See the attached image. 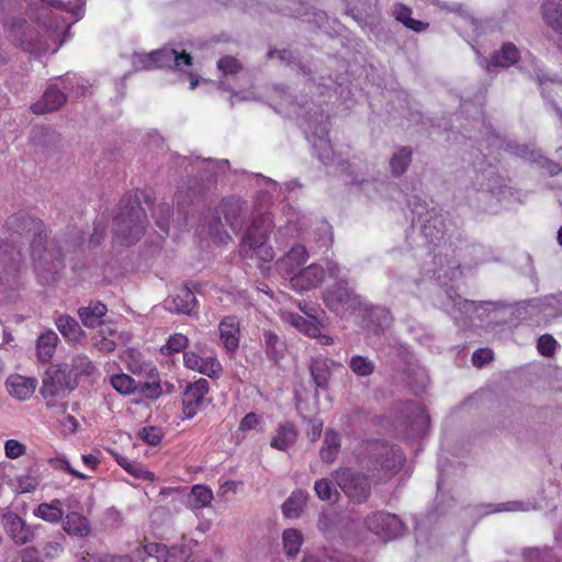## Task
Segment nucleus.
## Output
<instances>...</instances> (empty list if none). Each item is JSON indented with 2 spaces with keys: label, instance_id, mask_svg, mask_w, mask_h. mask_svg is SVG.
Listing matches in <instances>:
<instances>
[{
  "label": "nucleus",
  "instance_id": "8",
  "mask_svg": "<svg viewBox=\"0 0 562 562\" xmlns=\"http://www.w3.org/2000/svg\"><path fill=\"white\" fill-rule=\"evenodd\" d=\"M328 119L323 113L315 114V117L307 119L305 133L308 142L312 144L315 153L323 164H331L334 161V150L330 140L327 138Z\"/></svg>",
  "mask_w": 562,
  "mask_h": 562
},
{
  "label": "nucleus",
  "instance_id": "38",
  "mask_svg": "<svg viewBox=\"0 0 562 562\" xmlns=\"http://www.w3.org/2000/svg\"><path fill=\"white\" fill-rule=\"evenodd\" d=\"M303 533L294 528L285 529L282 533L283 549L288 557H295L303 544Z\"/></svg>",
  "mask_w": 562,
  "mask_h": 562
},
{
  "label": "nucleus",
  "instance_id": "11",
  "mask_svg": "<svg viewBox=\"0 0 562 562\" xmlns=\"http://www.w3.org/2000/svg\"><path fill=\"white\" fill-rule=\"evenodd\" d=\"M334 477L350 501L361 503L369 496L370 484L364 475L350 469H340L335 472Z\"/></svg>",
  "mask_w": 562,
  "mask_h": 562
},
{
  "label": "nucleus",
  "instance_id": "31",
  "mask_svg": "<svg viewBox=\"0 0 562 562\" xmlns=\"http://www.w3.org/2000/svg\"><path fill=\"white\" fill-rule=\"evenodd\" d=\"M297 438L296 429L290 423L279 426L276 435L271 438L270 446L277 450L286 451Z\"/></svg>",
  "mask_w": 562,
  "mask_h": 562
},
{
  "label": "nucleus",
  "instance_id": "57",
  "mask_svg": "<svg viewBox=\"0 0 562 562\" xmlns=\"http://www.w3.org/2000/svg\"><path fill=\"white\" fill-rule=\"evenodd\" d=\"M137 391L150 400H157L162 393L161 386L158 382L138 383Z\"/></svg>",
  "mask_w": 562,
  "mask_h": 562
},
{
  "label": "nucleus",
  "instance_id": "33",
  "mask_svg": "<svg viewBox=\"0 0 562 562\" xmlns=\"http://www.w3.org/2000/svg\"><path fill=\"white\" fill-rule=\"evenodd\" d=\"M58 336L54 330H47L37 338L36 351L41 361H49L56 350Z\"/></svg>",
  "mask_w": 562,
  "mask_h": 562
},
{
  "label": "nucleus",
  "instance_id": "53",
  "mask_svg": "<svg viewBox=\"0 0 562 562\" xmlns=\"http://www.w3.org/2000/svg\"><path fill=\"white\" fill-rule=\"evenodd\" d=\"M535 509V506L531 502H507L497 505V507L491 509V512H528Z\"/></svg>",
  "mask_w": 562,
  "mask_h": 562
},
{
  "label": "nucleus",
  "instance_id": "14",
  "mask_svg": "<svg viewBox=\"0 0 562 562\" xmlns=\"http://www.w3.org/2000/svg\"><path fill=\"white\" fill-rule=\"evenodd\" d=\"M59 83L64 90H68L70 78L59 79L56 83L49 85L44 92L42 100L32 105V111L35 114H45L47 112L58 110L65 102L66 95L59 88Z\"/></svg>",
  "mask_w": 562,
  "mask_h": 562
},
{
  "label": "nucleus",
  "instance_id": "18",
  "mask_svg": "<svg viewBox=\"0 0 562 562\" xmlns=\"http://www.w3.org/2000/svg\"><path fill=\"white\" fill-rule=\"evenodd\" d=\"M307 259L308 252L306 248L302 245H295L277 261V267L279 272L289 279L305 265Z\"/></svg>",
  "mask_w": 562,
  "mask_h": 562
},
{
  "label": "nucleus",
  "instance_id": "52",
  "mask_svg": "<svg viewBox=\"0 0 562 562\" xmlns=\"http://www.w3.org/2000/svg\"><path fill=\"white\" fill-rule=\"evenodd\" d=\"M164 437V431L159 427L148 426L139 431V438L150 445L157 446Z\"/></svg>",
  "mask_w": 562,
  "mask_h": 562
},
{
  "label": "nucleus",
  "instance_id": "22",
  "mask_svg": "<svg viewBox=\"0 0 562 562\" xmlns=\"http://www.w3.org/2000/svg\"><path fill=\"white\" fill-rule=\"evenodd\" d=\"M195 305L193 292L183 286L165 300V307L171 313L191 314Z\"/></svg>",
  "mask_w": 562,
  "mask_h": 562
},
{
  "label": "nucleus",
  "instance_id": "17",
  "mask_svg": "<svg viewBox=\"0 0 562 562\" xmlns=\"http://www.w3.org/2000/svg\"><path fill=\"white\" fill-rule=\"evenodd\" d=\"M209 393V382L205 379H199L190 384L184 393L183 414L187 418H192L204 404Z\"/></svg>",
  "mask_w": 562,
  "mask_h": 562
},
{
  "label": "nucleus",
  "instance_id": "1",
  "mask_svg": "<svg viewBox=\"0 0 562 562\" xmlns=\"http://www.w3.org/2000/svg\"><path fill=\"white\" fill-rule=\"evenodd\" d=\"M272 227V218L269 213L259 215L252 220L239 245L240 257L255 261L263 273H266L263 265L271 262L276 256L269 244Z\"/></svg>",
  "mask_w": 562,
  "mask_h": 562
},
{
  "label": "nucleus",
  "instance_id": "64",
  "mask_svg": "<svg viewBox=\"0 0 562 562\" xmlns=\"http://www.w3.org/2000/svg\"><path fill=\"white\" fill-rule=\"evenodd\" d=\"M43 551H44L45 557H47L49 559H55L61 554V552L64 551V548L59 542L50 541L45 544Z\"/></svg>",
  "mask_w": 562,
  "mask_h": 562
},
{
  "label": "nucleus",
  "instance_id": "4",
  "mask_svg": "<svg viewBox=\"0 0 562 562\" xmlns=\"http://www.w3.org/2000/svg\"><path fill=\"white\" fill-rule=\"evenodd\" d=\"M77 386L72 369L67 363L50 366L43 378L41 394L47 407H55V397H65Z\"/></svg>",
  "mask_w": 562,
  "mask_h": 562
},
{
  "label": "nucleus",
  "instance_id": "61",
  "mask_svg": "<svg viewBox=\"0 0 562 562\" xmlns=\"http://www.w3.org/2000/svg\"><path fill=\"white\" fill-rule=\"evenodd\" d=\"M15 254L19 255L20 252L8 243L0 241V267L13 261Z\"/></svg>",
  "mask_w": 562,
  "mask_h": 562
},
{
  "label": "nucleus",
  "instance_id": "49",
  "mask_svg": "<svg viewBox=\"0 0 562 562\" xmlns=\"http://www.w3.org/2000/svg\"><path fill=\"white\" fill-rule=\"evenodd\" d=\"M314 490L316 495L323 501H333L338 495L335 486L327 479L317 480Z\"/></svg>",
  "mask_w": 562,
  "mask_h": 562
},
{
  "label": "nucleus",
  "instance_id": "48",
  "mask_svg": "<svg viewBox=\"0 0 562 562\" xmlns=\"http://www.w3.org/2000/svg\"><path fill=\"white\" fill-rule=\"evenodd\" d=\"M520 68L525 71H528L530 75L535 76L540 86H543L547 81H553V79L544 78L542 75V70L539 68L536 59L531 55H525L521 59Z\"/></svg>",
  "mask_w": 562,
  "mask_h": 562
},
{
  "label": "nucleus",
  "instance_id": "50",
  "mask_svg": "<svg viewBox=\"0 0 562 562\" xmlns=\"http://www.w3.org/2000/svg\"><path fill=\"white\" fill-rule=\"evenodd\" d=\"M72 369L74 376L77 379L78 375H90L94 371V366L86 356H77L72 359V363L69 364Z\"/></svg>",
  "mask_w": 562,
  "mask_h": 562
},
{
  "label": "nucleus",
  "instance_id": "60",
  "mask_svg": "<svg viewBox=\"0 0 562 562\" xmlns=\"http://www.w3.org/2000/svg\"><path fill=\"white\" fill-rule=\"evenodd\" d=\"M217 67L224 74H236L240 69V64L233 57L221 58L217 63Z\"/></svg>",
  "mask_w": 562,
  "mask_h": 562
},
{
  "label": "nucleus",
  "instance_id": "56",
  "mask_svg": "<svg viewBox=\"0 0 562 562\" xmlns=\"http://www.w3.org/2000/svg\"><path fill=\"white\" fill-rule=\"evenodd\" d=\"M153 215L156 218L158 227L167 233L170 206L168 204H160L157 209L154 210Z\"/></svg>",
  "mask_w": 562,
  "mask_h": 562
},
{
  "label": "nucleus",
  "instance_id": "25",
  "mask_svg": "<svg viewBox=\"0 0 562 562\" xmlns=\"http://www.w3.org/2000/svg\"><path fill=\"white\" fill-rule=\"evenodd\" d=\"M443 310L454 319H459L461 315L471 317V313L479 311V305L474 301L463 300L459 294H448V301L443 304Z\"/></svg>",
  "mask_w": 562,
  "mask_h": 562
},
{
  "label": "nucleus",
  "instance_id": "20",
  "mask_svg": "<svg viewBox=\"0 0 562 562\" xmlns=\"http://www.w3.org/2000/svg\"><path fill=\"white\" fill-rule=\"evenodd\" d=\"M378 450L379 452L375 458L376 465L380 467L381 471H384V476L393 475L403 465V452L387 445H380Z\"/></svg>",
  "mask_w": 562,
  "mask_h": 562
},
{
  "label": "nucleus",
  "instance_id": "47",
  "mask_svg": "<svg viewBox=\"0 0 562 562\" xmlns=\"http://www.w3.org/2000/svg\"><path fill=\"white\" fill-rule=\"evenodd\" d=\"M349 367L359 376H368L374 371V363L363 356H355L350 359Z\"/></svg>",
  "mask_w": 562,
  "mask_h": 562
},
{
  "label": "nucleus",
  "instance_id": "46",
  "mask_svg": "<svg viewBox=\"0 0 562 562\" xmlns=\"http://www.w3.org/2000/svg\"><path fill=\"white\" fill-rule=\"evenodd\" d=\"M188 344L189 339L186 335L176 333L168 338L164 346H161L160 351L165 356H170L184 350Z\"/></svg>",
  "mask_w": 562,
  "mask_h": 562
},
{
  "label": "nucleus",
  "instance_id": "51",
  "mask_svg": "<svg viewBox=\"0 0 562 562\" xmlns=\"http://www.w3.org/2000/svg\"><path fill=\"white\" fill-rule=\"evenodd\" d=\"M3 450L8 459L15 460L26 453V446L16 439H8L4 441Z\"/></svg>",
  "mask_w": 562,
  "mask_h": 562
},
{
  "label": "nucleus",
  "instance_id": "58",
  "mask_svg": "<svg viewBox=\"0 0 562 562\" xmlns=\"http://www.w3.org/2000/svg\"><path fill=\"white\" fill-rule=\"evenodd\" d=\"M78 562H130V560L127 559V557H123V555H110V554L95 555V554L87 553Z\"/></svg>",
  "mask_w": 562,
  "mask_h": 562
},
{
  "label": "nucleus",
  "instance_id": "34",
  "mask_svg": "<svg viewBox=\"0 0 562 562\" xmlns=\"http://www.w3.org/2000/svg\"><path fill=\"white\" fill-rule=\"evenodd\" d=\"M542 15L550 27L562 31V0H544Z\"/></svg>",
  "mask_w": 562,
  "mask_h": 562
},
{
  "label": "nucleus",
  "instance_id": "44",
  "mask_svg": "<svg viewBox=\"0 0 562 562\" xmlns=\"http://www.w3.org/2000/svg\"><path fill=\"white\" fill-rule=\"evenodd\" d=\"M42 1L46 2L49 7H53L60 11H65L67 13H70L74 16L72 22H64L67 27L70 26V23H74L82 18L83 5H85L82 0H77L76 3H74V4H70V3L66 4L65 2L59 1V0H42Z\"/></svg>",
  "mask_w": 562,
  "mask_h": 562
},
{
  "label": "nucleus",
  "instance_id": "62",
  "mask_svg": "<svg viewBox=\"0 0 562 562\" xmlns=\"http://www.w3.org/2000/svg\"><path fill=\"white\" fill-rule=\"evenodd\" d=\"M221 225H222V223L218 218L214 220L212 223H210L209 234L212 236V238L216 243L223 244V243H226L228 239H231V237L227 233L220 232Z\"/></svg>",
  "mask_w": 562,
  "mask_h": 562
},
{
  "label": "nucleus",
  "instance_id": "21",
  "mask_svg": "<svg viewBox=\"0 0 562 562\" xmlns=\"http://www.w3.org/2000/svg\"><path fill=\"white\" fill-rule=\"evenodd\" d=\"M220 340L228 352H235L239 346L240 327L235 316H225L218 324Z\"/></svg>",
  "mask_w": 562,
  "mask_h": 562
},
{
  "label": "nucleus",
  "instance_id": "10",
  "mask_svg": "<svg viewBox=\"0 0 562 562\" xmlns=\"http://www.w3.org/2000/svg\"><path fill=\"white\" fill-rule=\"evenodd\" d=\"M193 542L183 539L181 543L167 547L161 543L149 542L136 550L139 559L155 557L157 562H187L192 554Z\"/></svg>",
  "mask_w": 562,
  "mask_h": 562
},
{
  "label": "nucleus",
  "instance_id": "54",
  "mask_svg": "<svg viewBox=\"0 0 562 562\" xmlns=\"http://www.w3.org/2000/svg\"><path fill=\"white\" fill-rule=\"evenodd\" d=\"M262 419L255 413H248L239 423V431L259 430L262 431Z\"/></svg>",
  "mask_w": 562,
  "mask_h": 562
},
{
  "label": "nucleus",
  "instance_id": "30",
  "mask_svg": "<svg viewBox=\"0 0 562 562\" xmlns=\"http://www.w3.org/2000/svg\"><path fill=\"white\" fill-rule=\"evenodd\" d=\"M55 324L60 334L69 341L79 342L85 337V333L78 322L69 315L58 316Z\"/></svg>",
  "mask_w": 562,
  "mask_h": 562
},
{
  "label": "nucleus",
  "instance_id": "36",
  "mask_svg": "<svg viewBox=\"0 0 562 562\" xmlns=\"http://www.w3.org/2000/svg\"><path fill=\"white\" fill-rule=\"evenodd\" d=\"M340 449V436L334 430H327L324 445L321 449V458L324 462L331 463L338 456Z\"/></svg>",
  "mask_w": 562,
  "mask_h": 562
},
{
  "label": "nucleus",
  "instance_id": "35",
  "mask_svg": "<svg viewBox=\"0 0 562 562\" xmlns=\"http://www.w3.org/2000/svg\"><path fill=\"white\" fill-rule=\"evenodd\" d=\"M308 494L304 491H296L283 504V514L288 518H297L305 507Z\"/></svg>",
  "mask_w": 562,
  "mask_h": 562
},
{
  "label": "nucleus",
  "instance_id": "6",
  "mask_svg": "<svg viewBox=\"0 0 562 562\" xmlns=\"http://www.w3.org/2000/svg\"><path fill=\"white\" fill-rule=\"evenodd\" d=\"M192 58L189 54L179 53L173 48L164 47L150 53H134L132 56V65L135 70H150L162 67H177L182 65L190 66Z\"/></svg>",
  "mask_w": 562,
  "mask_h": 562
},
{
  "label": "nucleus",
  "instance_id": "13",
  "mask_svg": "<svg viewBox=\"0 0 562 562\" xmlns=\"http://www.w3.org/2000/svg\"><path fill=\"white\" fill-rule=\"evenodd\" d=\"M368 529L383 540H392L402 536L405 531L403 521L393 514L374 513L366 520Z\"/></svg>",
  "mask_w": 562,
  "mask_h": 562
},
{
  "label": "nucleus",
  "instance_id": "9",
  "mask_svg": "<svg viewBox=\"0 0 562 562\" xmlns=\"http://www.w3.org/2000/svg\"><path fill=\"white\" fill-rule=\"evenodd\" d=\"M146 217L144 209L137 203L131 206L127 212H122L116 216V239L123 245H131L137 241L144 231V218Z\"/></svg>",
  "mask_w": 562,
  "mask_h": 562
},
{
  "label": "nucleus",
  "instance_id": "59",
  "mask_svg": "<svg viewBox=\"0 0 562 562\" xmlns=\"http://www.w3.org/2000/svg\"><path fill=\"white\" fill-rule=\"evenodd\" d=\"M49 462H50V464H52L55 469L64 470V471H66V472H68V473H70V474H72V475H75V476H77V477H79V479H86V477H87V475H86V474H83V473H81V472H79V471L75 470V469L70 465L69 461H68L65 457H57V458H54V459H52Z\"/></svg>",
  "mask_w": 562,
  "mask_h": 562
},
{
  "label": "nucleus",
  "instance_id": "5",
  "mask_svg": "<svg viewBox=\"0 0 562 562\" xmlns=\"http://www.w3.org/2000/svg\"><path fill=\"white\" fill-rule=\"evenodd\" d=\"M323 301L330 312L341 318L350 317L364 307L361 296L344 281L327 288L323 293Z\"/></svg>",
  "mask_w": 562,
  "mask_h": 562
},
{
  "label": "nucleus",
  "instance_id": "2",
  "mask_svg": "<svg viewBox=\"0 0 562 562\" xmlns=\"http://www.w3.org/2000/svg\"><path fill=\"white\" fill-rule=\"evenodd\" d=\"M27 228L37 232L31 246V256L34 269L41 282H48L53 279V273L58 270L59 263L55 258V249L46 248V238L42 235V223L40 221L27 218L23 220V229Z\"/></svg>",
  "mask_w": 562,
  "mask_h": 562
},
{
  "label": "nucleus",
  "instance_id": "15",
  "mask_svg": "<svg viewBox=\"0 0 562 562\" xmlns=\"http://www.w3.org/2000/svg\"><path fill=\"white\" fill-rule=\"evenodd\" d=\"M3 529L15 544H25L33 540L31 527L15 513L7 512L1 517Z\"/></svg>",
  "mask_w": 562,
  "mask_h": 562
},
{
  "label": "nucleus",
  "instance_id": "3",
  "mask_svg": "<svg viewBox=\"0 0 562 562\" xmlns=\"http://www.w3.org/2000/svg\"><path fill=\"white\" fill-rule=\"evenodd\" d=\"M344 276V268L335 261L326 260L324 262L312 263L306 268L300 269L295 274L289 278V281L291 288L295 292L303 293L321 285L327 277L337 279Z\"/></svg>",
  "mask_w": 562,
  "mask_h": 562
},
{
  "label": "nucleus",
  "instance_id": "19",
  "mask_svg": "<svg viewBox=\"0 0 562 562\" xmlns=\"http://www.w3.org/2000/svg\"><path fill=\"white\" fill-rule=\"evenodd\" d=\"M5 389L8 393L18 401L30 400L36 387L37 380L31 376H24L21 374H11L5 380Z\"/></svg>",
  "mask_w": 562,
  "mask_h": 562
},
{
  "label": "nucleus",
  "instance_id": "45",
  "mask_svg": "<svg viewBox=\"0 0 562 562\" xmlns=\"http://www.w3.org/2000/svg\"><path fill=\"white\" fill-rule=\"evenodd\" d=\"M412 159V151L407 148H401L395 151L391 158L390 167L394 176H400L407 169Z\"/></svg>",
  "mask_w": 562,
  "mask_h": 562
},
{
  "label": "nucleus",
  "instance_id": "63",
  "mask_svg": "<svg viewBox=\"0 0 562 562\" xmlns=\"http://www.w3.org/2000/svg\"><path fill=\"white\" fill-rule=\"evenodd\" d=\"M493 358V351L487 348L476 350L472 356V362L475 367H482Z\"/></svg>",
  "mask_w": 562,
  "mask_h": 562
},
{
  "label": "nucleus",
  "instance_id": "55",
  "mask_svg": "<svg viewBox=\"0 0 562 562\" xmlns=\"http://www.w3.org/2000/svg\"><path fill=\"white\" fill-rule=\"evenodd\" d=\"M537 348L542 356L550 357L555 351L557 340L551 335H542L538 339Z\"/></svg>",
  "mask_w": 562,
  "mask_h": 562
},
{
  "label": "nucleus",
  "instance_id": "27",
  "mask_svg": "<svg viewBox=\"0 0 562 562\" xmlns=\"http://www.w3.org/2000/svg\"><path fill=\"white\" fill-rule=\"evenodd\" d=\"M280 315L283 322L290 324L302 334L308 337L318 335V324L322 321L305 318L290 311H282Z\"/></svg>",
  "mask_w": 562,
  "mask_h": 562
},
{
  "label": "nucleus",
  "instance_id": "40",
  "mask_svg": "<svg viewBox=\"0 0 562 562\" xmlns=\"http://www.w3.org/2000/svg\"><path fill=\"white\" fill-rule=\"evenodd\" d=\"M310 371L317 387L324 389L327 386L330 376L327 359L319 358L313 360L310 366Z\"/></svg>",
  "mask_w": 562,
  "mask_h": 562
},
{
  "label": "nucleus",
  "instance_id": "16",
  "mask_svg": "<svg viewBox=\"0 0 562 562\" xmlns=\"http://www.w3.org/2000/svg\"><path fill=\"white\" fill-rule=\"evenodd\" d=\"M184 367L210 378H218L223 371L222 364L215 356L201 357L194 351L183 353Z\"/></svg>",
  "mask_w": 562,
  "mask_h": 562
},
{
  "label": "nucleus",
  "instance_id": "32",
  "mask_svg": "<svg viewBox=\"0 0 562 562\" xmlns=\"http://www.w3.org/2000/svg\"><path fill=\"white\" fill-rule=\"evenodd\" d=\"M213 498V491L209 486L196 484L188 495V506L193 510L202 509L210 506Z\"/></svg>",
  "mask_w": 562,
  "mask_h": 562
},
{
  "label": "nucleus",
  "instance_id": "7",
  "mask_svg": "<svg viewBox=\"0 0 562 562\" xmlns=\"http://www.w3.org/2000/svg\"><path fill=\"white\" fill-rule=\"evenodd\" d=\"M8 29L11 40L33 54L56 53L61 45V43L56 44V38H54V45L50 46L47 38H50L52 34H47L45 37L38 36L24 21H16L12 25H8Z\"/></svg>",
  "mask_w": 562,
  "mask_h": 562
},
{
  "label": "nucleus",
  "instance_id": "39",
  "mask_svg": "<svg viewBox=\"0 0 562 562\" xmlns=\"http://www.w3.org/2000/svg\"><path fill=\"white\" fill-rule=\"evenodd\" d=\"M115 460L126 472L133 476L142 480L154 481L155 474L145 469L142 464L121 454H116Z\"/></svg>",
  "mask_w": 562,
  "mask_h": 562
},
{
  "label": "nucleus",
  "instance_id": "42",
  "mask_svg": "<svg viewBox=\"0 0 562 562\" xmlns=\"http://www.w3.org/2000/svg\"><path fill=\"white\" fill-rule=\"evenodd\" d=\"M112 387L123 395H130L138 390V383L128 374L116 373L110 376Z\"/></svg>",
  "mask_w": 562,
  "mask_h": 562
},
{
  "label": "nucleus",
  "instance_id": "28",
  "mask_svg": "<svg viewBox=\"0 0 562 562\" xmlns=\"http://www.w3.org/2000/svg\"><path fill=\"white\" fill-rule=\"evenodd\" d=\"M106 306L103 303L94 302L79 308L78 315L86 327L95 328L100 325L105 326L102 318L106 314Z\"/></svg>",
  "mask_w": 562,
  "mask_h": 562
},
{
  "label": "nucleus",
  "instance_id": "24",
  "mask_svg": "<svg viewBox=\"0 0 562 562\" xmlns=\"http://www.w3.org/2000/svg\"><path fill=\"white\" fill-rule=\"evenodd\" d=\"M61 521L63 529L71 537L85 538L91 531L89 520L77 512L68 513Z\"/></svg>",
  "mask_w": 562,
  "mask_h": 562
},
{
  "label": "nucleus",
  "instance_id": "23",
  "mask_svg": "<svg viewBox=\"0 0 562 562\" xmlns=\"http://www.w3.org/2000/svg\"><path fill=\"white\" fill-rule=\"evenodd\" d=\"M407 418L409 423L411 437H420L426 434L429 428V416L425 408L417 404H409L406 407Z\"/></svg>",
  "mask_w": 562,
  "mask_h": 562
},
{
  "label": "nucleus",
  "instance_id": "29",
  "mask_svg": "<svg viewBox=\"0 0 562 562\" xmlns=\"http://www.w3.org/2000/svg\"><path fill=\"white\" fill-rule=\"evenodd\" d=\"M33 515L46 522L58 524L64 517L61 501L55 498L49 503H42L33 509Z\"/></svg>",
  "mask_w": 562,
  "mask_h": 562
},
{
  "label": "nucleus",
  "instance_id": "43",
  "mask_svg": "<svg viewBox=\"0 0 562 562\" xmlns=\"http://www.w3.org/2000/svg\"><path fill=\"white\" fill-rule=\"evenodd\" d=\"M266 352L269 359L278 362L284 355L285 345L284 342L273 333L266 331L263 335Z\"/></svg>",
  "mask_w": 562,
  "mask_h": 562
},
{
  "label": "nucleus",
  "instance_id": "41",
  "mask_svg": "<svg viewBox=\"0 0 562 562\" xmlns=\"http://www.w3.org/2000/svg\"><path fill=\"white\" fill-rule=\"evenodd\" d=\"M412 10L403 4H396L394 8V16L395 19L403 23L407 29H411L415 32L425 31L428 26L427 23H424L419 20H415L412 16Z\"/></svg>",
  "mask_w": 562,
  "mask_h": 562
},
{
  "label": "nucleus",
  "instance_id": "26",
  "mask_svg": "<svg viewBox=\"0 0 562 562\" xmlns=\"http://www.w3.org/2000/svg\"><path fill=\"white\" fill-rule=\"evenodd\" d=\"M520 59L517 47L513 44H504L499 52H497L491 61L483 60L486 69L492 72L496 67H509Z\"/></svg>",
  "mask_w": 562,
  "mask_h": 562
},
{
  "label": "nucleus",
  "instance_id": "12",
  "mask_svg": "<svg viewBox=\"0 0 562 562\" xmlns=\"http://www.w3.org/2000/svg\"><path fill=\"white\" fill-rule=\"evenodd\" d=\"M417 221L420 224L422 232L429 243L440 240L446 232V220L440 211L436 209L428 210L424 205H416L412 209Z\"/></svg>",
  "mask_w": 562,
  "mask_h": 562
},
{
  "label": "nucleus",
  "instance_id": "37",
  "mask_svg": "<svg viewBox=\"0 0 562 562\" xmlns=\"http://www.w3.org/2000/svg\"><path fill=\"white\" fill-rule=\"evenodd\" d=\"M15 481L19 493L34 492L41 482L38 468L31 467L26 473L18 475Z\"/></svg>",
  "mask_w": 562,
  "mask_h": 562
}]
</instances>
